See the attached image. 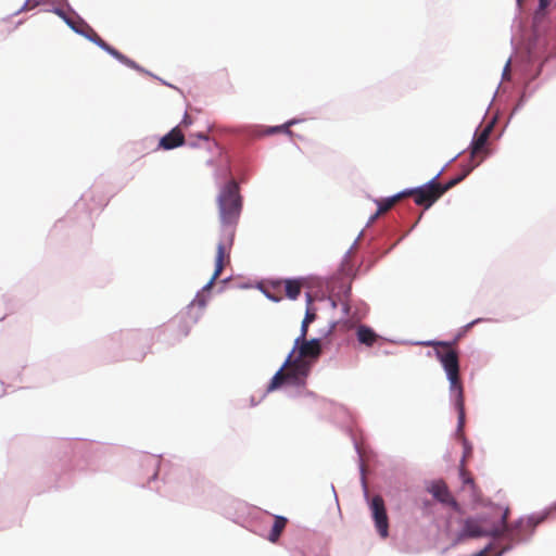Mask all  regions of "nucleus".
Segmentation results:
<instances>
[{
	"label": "nucleus",
	"mask_w": 556,
	"mask_h": 556,
	"mask_svg": "<svg viewBox=\"0 0 556 556\" xmlns=\"http://www.w3.org/2000/svg\"><path fill=\"white\" fill-rule=\"evenodd\" d=\"M217 204L219 219L224 229L217 244L215 269L211 280L205 287L206 289L213 286L214 281L222 275L226 265L230 263V251L235 237L232 226L237 224L242 208L239 186L235 180H230L222 188L217 198Z\"/></svg>",
	"instance_id": "nucleus-1"
},
{
	"label": "nucleus",
	"mask_w": 556,
	"mask_h": 556,
	"mask_svg": "<svg viewBox=\"0 0 556 556\" xmlns=\"http://www.w3.org/2000/svg\"><path fill=\"white\" fill-rule=\"evenodd\" d=\"M509 508H506L502 515L500 525L490 523L486 517L480 516L476 518H467L462 528L460 535L465 538H507L510 541L519 542L530 535L535 527L540 525L545 516H529L519 519L515 525L509 526L507 518Z\"/></svg>",
	"instance_id": "nucleus-2"
},
{
	"label": "nucleus",
	"mask_w": 556,
	"mask_h": 556,
	"mask_svg": "<svg viewBox=\"0 0 556 556\" xmlns=\"http://www.w3.org/2000/svg\"><path fill=\"white\" fill-rule=\"evenodd\" d=\"M426 345L435 348V356L443 366L450 381V391L455 397V406L458 412V424L463 426L465 419L464 388L459 377V359L457 352L451 343L443 341H429Z\"/></svg>",
	"instance_id": "nucleus-3"
},
{
	"label": "nucleus",
	"mask_w": 556,
	"mask_h": 556,
	"mask_svg": "<svg viewBox=\"0 0 556 556\" xmlns=\"http://www.w3.org/2000/svg\"><path fill=\"white\" fill-rule=\"evenodd\" d=\"M311 368L312 362H302L301 359L295 358L292 351L288 355L282 367L271 378L268 390H276L283 383L296 387L304 386L311 372Z\"/></svg>",
	"instance_id": "nucleus-4"
},
{
	"label": "nucleus",
	"mask_w": 556,
	"mask_h": 556,
	"mask_svg": "<svg viewBox=\"0 0 556 556\" xmlns=\"http://www.w3.org/2000/svg\"><path fill=\"white\" fill-rule=\"evenodd\" d=\"M470 168L464 170V173L456 178L451 179L445 185H441L438 181V176L432 178L429 182L414 189L406 190V197H413L417 205L424 206L426 210L435 203L447 190L459 184L468 174Z\"/></svg>",
	"instance_id": "nucleus-5"
},
{
	"label": "nucleus",
	"mask_w": 556,
	"mask_h": 556,
	"mask_svg": "<svg viewBox=\"0 0 556 556\" xmlns=\"http://www.w3.org/2000/svg\"><path fill=\"white\" fill-rule=\"evenodd\" d=\"M293 356L302 362H312V365L321 354V343L318 339L294 341Z\"/></svg>",
	"instance_id": "nucleus-6"
},
{
	"label": "nucleus",
	"mask_w": 556,
	"mask_h": 556,
	"mask_svg": "<svg viewBox=\"0 0 556 556\" xmlns=\"http://www.w3.org/2000/svg\"><path fill=\"white\" fill-rule=\"evenodd\" d=\"M492 124L485 126L480 132H477L472 144H471V152L470 157L472 164L468 167L470 168V172L478 166L481 161L484 157L485 154V143L488 142V139L490 137V134L492 131Z\"/></svg>",
	"instance_id": "nucleus-7"
},
{
	"label": "nucleus",
	"mask_w": 556,
	"mask_h": 556,
	"mask_svg": "<svg viewBox=\"0 0 556 556\" xmlns=\"http://www.w3.org/2000/svg\"><path fill=\"white\" fill-rule=\"evenodd\" d=\"M372 518L375 520L376 528L382 538L388 536L389 521L384 507V502L381 496L376 495L371 501Z\"/></svg>",
	"instance_id": "nucleus-8"
},
{
	"label": "nucleus",
	"mask_w": 556,
	"mask_h": 556,
	"mask_svg": "<svg viewBox=\"0 0 556 556\" xmlns=\"http://www.w3.org/2000/svg\"><path fill=\"white\" fill-rule=\"evenodd\" d=\"M185 143V135L179 126L174 127L168 134L160 139L159 148L172 150Z\"/></svg>",
	"instance_id": "nucleus-9"
},
{
	"label": "nucleus",
	"mask_w": 556,
	"mask_h": 556,
	"mask_svg": "<svg viewBox=\"0 0 556 556\" xmlns=\"http://www.w3.org/2000/svg\"><path fill=\"white\" fill-rule=\"evenodd\" d=\"M428 490L439 502L451 506L457 505L445 482L434 481Z\"/></svg>",
	"instance_id": "nucleus-10"
},
{
	"label": "nucleus",
	"mask_w": 556,
	"mask_h": 556,
	"mask_svg": "<svg viewBox=\"0 0 556 556\" xmlns=\"http://www.w3.org/2000/svg\"><path fill=\"white\" fill-rule=\"evenodd\" d=\"M283 287V294L290 300H296L304 286L303 279H283L281 280Z\"/></svg>",
	"instance_id": "nucleus-11"
},
{
	"label": "nucleus",
	"mask_w": 556,
	"mask_h": 556,
	"mask_svg": "<svg viewBox=\"0 0 556 556\" xmlns=\"http://www.w3.org/2000/svg\"><path fill=\"white\" fill-rule=\"evenodd\" d=\"M406 197V192H400L391 198L378 201V211L376 214L370 218V220H375L379 215L387 213L389 210H391L400 200Z\"/></svg>",
	"instance_id": "nucleus-12"
},
{
	"label": "nucleus",
	"mask_w": 556,
	"mask_h": 556,
	"mask_svg": "<svg viewBox=\"0 0 556 556\" xmlns=\"http://www.w3.org/2000/svg\"><path fill=\"white\" fill-rule=\"evenodd\" d=\"M96 45L110 53L112 56H114L116 60L121 61L122 63L126 64L127 66L135 67V62L122 54L119 51H117L115 48L110 46L108 42H105L101 37H97Z\"/></svg>",
	"instance_id": "nucleus-13"
},
{
	"label": "nucleus",
	"mask_w": 556,
	"mask_h": 556,
	"mask_svg": "<svg viewBox=\"0 0 556 556\" xmlns=\"http://www.w3.org/2000/svg\"><path fill=\"white\" fill-rule=\"evenodd\" d=\"M96 45L110 53L112 56H114L116 60L121 61L122 63L126 64L127 66L135 67V62L122 54L119 51H117L115 48L110 46L108 42H105L101 37H97Z\"/></svg>",
	"instance_id": "nucleus-14"
},
{
	"label": "nucleus",
	"mask_w": 556,
	"mask_h": 556,
	"mask_svg": "<svg viewBox=\"0 0 556 556\" xmlns=\"http://www.w3.org/2000/svg\"><path fill=\"white\" fill-rule=\"evenodd\" d=\"M281 280L270 281L264 290L266 296L275 302H279L285 296Z\"/></svg>",
	"instance_id": "nucleus-15"
},
{
	"label": "nucleus",
	"mask_w": 556,
	"mask_h": 556,
	"mask_svg": "<svg viewBox=\"0 0 556 556\" xmlns=\"http://www.w3.org/2000/svg\"><path fill=\"white\" fill-rule=\"evenodd\" d=\"M287 523H288V519L286 517L275 516L274 525L271 527V530H270L267 539L270 542L276 543L279 540L281 533L283 532Z\"/></svg>",
	"instance_id": "nucleus-16"
},
{
	"label": "nucleus",
	"mask_w": 556,
	"mask_h": 556,
	"mask_svg": "<svg viewBox=\"0 0 556 556\" xmlns=\"http://www.w3.org/2000/svg\"><path fill=\"white\" fill-rule=\"evenodd\" d=\"M356 334L358 341L368 346H371L378 338V336L366 326H359Z\"/></svg>",
	"instance_id": "nucleus-17"
},
{
	"label": "nucleus",
	"mask_w": 556,
	"mask_h": 556,
	"mask_svg": "<svg viewBox=\"0 0 556 556\" xmlns=\"http://www.w3.org/2000/svg\"><path fill=\"white\" fill-rule=\"evenodd\" d=\"M294 124H295V121L291 119V121H289V122H287V123H285V124H282L280 126H275V127L267 128L265 130V134L266 135H273V134H276V132H285V134H287L289 136H292L293 132L290 130V127L292 125H294Z\"/></svg>",
	"instance_id": "nucleus-18"
},
{
	"label": "nucleus",
	"mask_w": 556,
	"mask_h": 556,
	"mask_svg": "<svg viewBox=\"0 0 556 556\" xmlns=\"http://www.w3.org/2000/svg\"><path fill=\"white\" fill-rule=\"evenodd\" d=\"M306 300H307V308H306L303 321H305L306 324H311V323H313L316 319V313L311 307L313 299H312V295L309 293L306 294Z\"/></svg>",
	"instance_id": "nucleus-19"
},
{
	"label": "nucleus",
	"mask_w": 556,
	"mask_h": 556,
	"mask_svg": "<svg viewBox=\"0 0 556 556\" xmlns=\"http://www.w3.org/2000/svg\"><path fill=\"white\" fill-rule=\"evenodd\" d=\"M308 326L309 324H306L305 321H302V325H301V333L300 336L295 339V341H303V340H306V336H307V331H308Z\"/></svg>",
	"instance_id": "nucleus-20"
},
{
	"label": "nucleus",
	"mask_w": 556,
	"mask_h": 556,
	"mask_svg": "<svg viewBox=\"0 0 556 556\" xmlns=\"http://www.w3.org/2000/svg\"><path fill=\"white\" fill-rule=\"evenodd\" d=\"M460 477H462L463 482L465 484H472L473 483V479L469 476V473L464 468L460 469Z\"/></svg>",
	"instance_id": "nucleus-21"
},
{
	"label": "nucleus",
	"mask_w": 556,
	"mask_h": 556,
	"mask_svg": "<svg viewBox=\"0 0 556 556\" xmlns=\"http://www.w3.org/2000/svg\"><path fill=\"white\" fill-rule=\"evenodd\" d=\"M190 124H191V119H190L189 115L186 114L185 117L182 118V121L180 122V124L178 126L182 130V128L188 127Z\"/></svg>",
	"instance_id": "nucleus-22"
},
{
	"label": "nucleus",
	"mask_w": 556,
	"mask_h": 556,
	"mask_svg": "<svg viewBox=\"0 0 556 556\" xmlns=\"http://www.w3.org/2000/svg\"><path fill=\"white\" fill-rule=\"evenodd\" d=\"M89 35H87V37L92 41V42H97V37H100L93 29L90 28L89 30Z\"/></svg>",
	"instance_id": "nucleus-23"
},
{
	"label": "nucleus",
	"mask_w": 556,
	"mask_h": 556,
	"mask_svg": "<svg viewBox=\"0 0 556 556\" xmlns=\"http://www.w3.org/2000/svg\"><path fill=\"white\" fill-rule=\"evenodd\" d=\"M549 4V0H540V10H544Z\"/></svg>",
	"instance_id": "nucleus-24"
},
{
	"label": "nucleus",
	"mask_w": 556,
	"mask_h": 556,
	"mask_svg": "<svg viewBox=\"0 0 556 556\" xmlns=\"http://www.w3.org/2000/svg\"><path fill=\"white\" fill-rule=\"evenodd\" d=\"M198 137H199V138H201V139H203L205 142L210 143V142H208V137H207V136H205V135H201V134H200V135H198Z\"/></svg>",
	"instance_id": "nucleus-25"
},
{
	"label": "nucleus",
	"mask_w": 556,
	"mask_h": 556,
	"mask_svg": "<svg viewBox=\"0 0 556 556\" xmlns=\"http://www.w3.org/2000/svg\"><path fill=\"white\" fill-rule=\"evenodd\" d=\"M473 556H486V551H481V552H479L478 554H476Z\"/></svg>",
	"instance_id": "nucleus-26"
},
{
	"label": "nucleus",
	"mask_w": 556,
	"mask_h": 556,
	"mask_svg": "<svg viewBox=\"0 0 556 556\" xmlns=\"http://www.w3.org/2000/svg\"><path fill=\"white\" fill-rule=\"evenodd\" d=\"M190 313H191L190 311L187 313L188 319H192V321H197V318L190 316Z\"/></svg>",
	"instance_id": "nucleus-27"
},
{
	"label": "nucleus",
	"mask_w": 556,
	"mask_h": 556,
	"mask_svg": "<svg viewBox=\"0 0 556 556\" xmlns=\"http://www.w3.org/2000/svg\"><path fill=\"white\" fill-rule=\"evenodd\" d=\"M508 70H509V62L506 64V67H505V72H504V73H506Z\"/></svg>",
	"instance_id": "nucleus-28"
},
{
	"label": "nucleus",
	"mask_w": 556,
	"mask_h": 556,
	"mask_svg": "<svg viewBox=\"0 0 556 556\" xmlns=\"http://www.w3.org/2000/svg\"><path fill=\"white\" fill-rule=\"evenodd\" d=\"M522 1H523V0H517V3H518V5H519V7H521V5H522Z\"/></svg>",
	"instance_id": "nucleus-29"
}]
</instances>
